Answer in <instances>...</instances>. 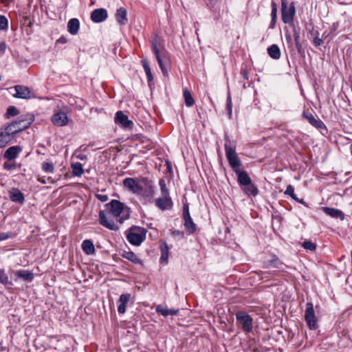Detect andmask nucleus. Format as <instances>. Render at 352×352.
Masks as SVG:
<instances>
[{"instance_id": "22", "label": "nucleus", "mask_w": 352, "mask_h": 352, "mask_svg": "<svg viewBox=\"0 0 352 352\" xmlns=\"http://www.w3.org/2000/svg\"><path fill=\"white\" fill-rule=\"evenodd\" d=\"M10 198L12 201L19 204H23L25 201L23 193L18 189H12L10 192Z\"/></svg>"}, {"instance_id": "37", "label": "nucleus", "mask_w": 352, "mask_h": 352, "mask_svg": "<svg viewBox=\"0 0 352 352\" xmlns=\"http://www.w3.org/2000/svg\"><path fill=\"white\" fill-rule=\"evenodd\" d=\"M159 185L160 186L162 196H170L168 190L166 187V182L164 179H161L160 180Z\"/></svg>"}, {"instance_id": "25", "label": "nucleus", "mask_w": 352, "mask_h": 352, "mask_svg": "<svg viewBox=\"0 0 352 352\" xmlns=\"http://www.w3.org/2000/svg\"><path fill=\"white\" fill-rule=\"evenodd\" d=\"M15 275L17 278L28 282H30L34 278V274L28 270H19L16 272Z\"/></svg>"}, {"instance_id": "54", "label": "nucleus", "mask_w": 352, "mask_h": 352, "mask_svg": "<svg viewBox=\"0 0 352 352\" xmlns=\"http://www.w3.org/2000/svg\"><path fill=\"white\" fill-rule=\"evenodd\" d=\"M271 6H272V10H278L277 4L274 1H272Z\"/></svg>"}, {"instance_id": "17", "label": "nucleus", "mask_w": 352, "mask_h": 352, "mask_svg": "<svg viewBox=\"0 0 352 352\" xmlns=\"http://www.w3.org/2000/svg\"><path fill=\"white\" fill-rule=\"evenodd\" d=\"M22 148L19 146L9 147L4 153L3 157L8 161L14 160L21 152Z\"/></svg>"}, {"instance_id": "16", "label": "nucleus", "mask_w": 352, "mask_h": 352, "mask_svg": "<svg viewBox=\"0 0 352 352\" xmlns=\"http://www.w3.org/2000/svg\"><path fill=\"white\" fill-rule=\"evenodd\" d=\"M107 12L104 8L96 9L91 14V19L95 23L102 22L107 18Z\"/></svg>"}, {"instance_id": "63", "label": "nucleus", "mask_w": 352, "mask_h": 352, "mask_svg": "<svg viewBox=\"0 0 352 352\" xmlns=\"http://www.w3.org/2000/svg\"><path fill=\"white\" fill-rule=\"evenodd\" d=\"M32 22H31V21H30V23H29V24L28 25V26L31 27V26H32Z\"/></svg>"}, {"instance_id": "5", "label": "nucleus", "mask_w": 352, "mask_h": 352, "mask_svg": "<svg viewBox=\"0 0 352 352\" xmlns=\"http://www.w3.org/2000/svg\"><path fill=\"white\" fill-rule=\"evenodd\" d=\"M296 14V8L294 2L287 7V0H281V18L285 23L292 24Z\"/></svg>"}, {"instance_id": "35", "label": "nucleus", "mask_w": 352, "mask_h": 352, "mask_svg": "<svg viewBox=\"0 0 352 352\" xmlns=\"http://www.w3.org/2000/svg\"><path fill=\"white\" fill-rule=\"evenodd\" d=\"M184 98L185 100V104L188 107H191L194 104L195 100L190 91L188 90L187 89H184Z\"/></svg>"}, {"instance_id": "34", "label": "nucleus", "mask_w": 352, "mask_h": 352, "mask_svg": "<svg viewBox=\"0 0 352 352\" xmlns=\"http://www.w3.org/2000/svg\"><path fill=\"white\" fill-rule=\"evenodd\" d=\"M72 168L73 175L74 176L80 177L84 173V170L82 168V165L80 162L73 163L72 164Z\"/></svg>"}, {"instance_id": "64", "label": "nucleus", "mask_w": 352, "mask_h": 352, "mask_svg": "<svg viewBox=\"0 0 352 352\" xmlns=\"http://www.w3.org/2000/svg\"><path fill=\"white\" fill-rule=\"evenodd\" d=\"M80 160L83 159V156L80 157Z\"/></svg>"}, {"instance_id": "56", "label": "nucleus", "mask_w": 352, "mask_h": 352, "mask_svg": "<svg viewBox=\"0 0 352 352\" xmlns=\"http://www.w3.org/2000/svg\"><path fill=\"white\" fill-rule=\"evenodd\" d=\"M293 199H294L295 201H298V198L296 197V195L294 193L293 195H291L290 196Z\"/></svg>"}, {"instance_id": "28", "label": "nucleus", "mask_w": 352, "mask_h": 352, "mask_svg": "<svg viewBox=\"0 0 352 352\" xmlns=\"http://www.w3.org/2000/svg\"><path fill=\"white\" fill-rule=\"evenodd\" d=\"M269 56L274 59H278L280 56V49L277 45H272L267 48Z\"/></svg>"}, {"instance_id": "40", "label": "nucleus", "mask_w": 352, "mask_h": 352, "mask_svg": "<svg viewBox=\"0 0 352 352\" xmlns=\"http://www.w3.org/2000/svg\"><path fill=\"white\" fill-rule=\"evenodd\" d=\"M42 168L45 173H53L54 171V164L50 162H44L42 164Z\"/></svg>"}, {"instance_id": "50", "label": "nucleus", "mask_w": 352, "mask_h": 352, "mask_svg": "<svg viewBox=\"0 0 352 352\" xmlns=\"http://www.w3.org/2000/svg\"><path fill=\"white\" fill-rule=\"evenodd\" d=\"M241 74L244 79H248V74L245 69H242Z\"/></svg>"}, {"instance_id": "36", "label": "nucleus", "mask_w": 352, "mask_h": 352, "mask_svg": "<svg viewBox=\"0 0 352 352\" xmlns=\"http://www.w3.org/2000/svg\"><path fill=\"white\" fill-rule=\"evenodd\" d=\"M294 38L296 47L298 53L301 54L302 52V45L300 43V34L296 31H294Z\"/></svg>"}, {"instance_id": "49", "label": "nucleus", "mask_w": 352, "mask_h": 352, "mask_svg": "<svg viewBox=\"0 0 352 352\" xmlns=\"http://www.w3.org/2000/svg\"><path fill=\"white\" fill-rule=\"evenodd\" d=\"M19 111H7V118L16 116Z\"/></svg>"}, {"instance_id": "32", "label": "nucleus", "mask_w": 352, "mask_h": 352, "mask_svg": "<svg viewBox=\"0 0 352 352\" xmlns=\"http://www.w3.org/2000/svg\"><path fill=\"white\" fill-rule=\"evenodd\" d=\"M122 256L134 263H141V260L132 252H124Z\"/></svg>"}, {"instance_id": "38", "label": "nucleus", "mask_w": 352, "mask_h": 352, "mask_svg": "<svg viewBox=\"0 0 352 352\" xmlns=\"http://www.w3.org/2000/svg\"><path fill=\"white\" fill-rule=\"evenodd\" d=\"M168 256V248L166 243L164 246H161V257L162 261H166Z\"/></svg>"}, {"instance_id": "13", "label": "nucleus", "mask_w": 352, "mask_h": 352, "mask_svg": "<svg viewBox=\"0 0 352 352\" xmlns=\"http://www.w3.org/2000/svg\"><path fill=\"white\" fill-rule=\"evenodd\" d=\"M302 116L314 127L320 131H327L326 126L322 121L318 118H316L310 112L303 111Z\"/></svg>"}, {"instance_id": "53", "label": "nucleus", "mask_w": 352, "mask_h": 352, "mask_svg": "<svg viewBox=\"0 0 352 352\" xmlns=\"http://www.w3.org/2000/svg\"><path fill=\"white\" fill-rule=\"evenodd\" d=\"M8 283V280L7 277H4L3 274H1V283L2 284H7Z\"/></svg>"}, {"instance_id": "23", "label": "nucleus", "mask_w": 352, "mask_h": 352, "mask_svg": "<svg viewBox=\"0 0 352 352\" xmlns=\"http://www.w3.org/2000/svg\"><path fill=\"white\" fill-rule=\"evenodd\" d=\"M116 17L118 23L121 25H125L127 22L126 10L124 8H120L117 10Z\"/></svg>"}, {"instance_id": "46", "label": "nucleus", "mask_w": 352, "mask_h": 352, "mask_svg": "<svg viewBox=\"0 0 352 352\" xmlns=\"http://www.w3.org/2000/svg\"><path fill=\"white\" fill-rule=\"evenodd\" d=\"M96 197L98 200H100V201L102 202H105L108 200V196L106 195H100V194H98L96 195Z\"/></svg>"}, {"instance_id": "61", "label": "nucleus", "mask_w": 352, "mask_h": 352, "mask_svg": "<svg viewBox=\"0 0 352 352\" xmlns=\"http://www.w3.org/2000/svg\"><path fill=\"white\" fill-rule=\"evenodd\" d=\"M231 108H232L231 104H228V105H227V109H228L227 110H231Z\"/></svg>"}, {"instance_id": "21", "label": "nucleus", "mask_w": 352, "mask_h": 352, "mask_svg": "<svg viewBox=\"0 0 352 352\" xmlns=\"http://www.w3.org/2000/svg\"><path fill=\"white\" fill-rule=\"evenodd\" d=\"M160 69L166 67L169 65V59L167 52L163 49L160 55L155 56Z\"/></svg>"}, {"instance_id": "60", "label": "nucleus", "mask_w": 352, "mask_h": 352, "mask_svg": "<svg viewBox=\"0 0 352 352\" xmlns=\"http://www.w3.org/2000/svg\"><path fill=\"white\" fill-rule=\"evenodd\" d=\"M298 202L300 203V204H305V202L302 200V199H298V201H297Z\"/></svg>"}, {"instance_id": "30", "label": "nucleus", "mask_w": 352, "mask_h": 352, "mask_svg": "<svg viewBox=\"0 0 352 352\" xmlns=\"http://www.w3.org/2000/svg\"><path fill=\"white\" fill-rule=\"evenodd\" d=\"M243 186V190L248 196H256L258 194V190L257 187L252 182H250V184Z\"/></svg>"}, {"instance_id": "24", "label": "nucleus", "mask_w": 352, "mask_h": 352, "mask_svg": "<svg viewBox=\"0 0 352 352\" xmlns=\"http://www.w3.org/2000/svg\"><path fill=\"white\" fill-rule=\"evenodd\" d=\"M80 27L79 21L77 19H72L69 21L67 24L68 32L75 35L78 33Z\"/></svg>"}, {"instance_id": "10", "label": "nucleus", "mask_w": 352, "mask_h": 352, "mask_svg": "<svg viewBox=\"0 0 352 352\" xmlns=\"http://www.w3.org/2000/svg\"><path fill=\"white\" fill-rule=\"evenodd\" d=\"M115 123L126 129H131L133 126V122L129 120L127 116L123 113V111H117L114 118Z\"/></svg>"}, {"instance_id": "8", "label": "nucleus", "mask_w": 352, "mask_h": 352, "mask_svg": "<svg viewBox=\"0 0 352 352\" xmlns=\"http://www.w3.org/2000/svg\"><path fill=\"white\" fill-rule=\"evenodd\" d=\"M19 132L21 131L19 127H17V124L14 122H12L5 129L4 132L1 131V144L3 142L7 144L11 140H12L14 134Z\"/></svg>"}, {"instance_id": "39", "label": "nucleus", "mask_w": 352, "mask_h": 352, "mask_svg": "<svg viewBox=\"0 0 352 352\" xmlns=\"http://www.w3.org/2000/svg\"><path fill=\"white\" fill-rule=\"evenodd\" d=\"M305 250L314 251L316 248V245L311 241H305L301 245Z\"/></svg>"}, {"instance_id": "44", "label": "nucleus", "mask_w": 352, "mask_h": 352, "mask_svg": "<svg viewBox=\"0 0 352 352\" xmlns=\"http://www.w3.org/2000/svg\"><path fill=\"white\" fill-rule=\"evenodd\" d=\"M15 236V234L12 232H7V233H1V241L2 240H6V239H10V238H12Z\"/></svg>"}, {"instance_id": "51", "label": "nucleus", "mask_w": 352, "mask_h": 352, "mask_svg": "<svg viewBox=\"0 0 352 352\" xmlns=\"http://www.w3.org/2000/svg\"><path fill=\"white\" fill-rule=\"evenodd\" d=\"M276 23V19H272L271 23H270V29H273L274 28V26H275Z\"/></svg>"}, {"instance_id": "31", "label": "nucleus", "mask_w": 352, "mask_h": 352, "mask_svg": "<svg viewBox=\"0 0 352 352\" xmlns=\"http://www.w3.org/2000/svg\"><path fill=\"white\" fill-rule=\"evenodd\" d=\"M184 226L190 234H192L196 231V225L193 222L191 217L184 219Z\"/></svg>"}, {"instance_id": "4", "label": "nucleus", "mask_w": 352, "mask_h": 352, "mask_svg": "<svg viewBox=\"0 0 352 352\" xmlns=\"http://www.w3.org/2000/svg\"><path fill=\"white\" fill-rule=\"evenodd\" d=\"M225 151L226 157L228 160L229 164L235 172L236 170L240 169L239 167L241 166V162L236 153L235 148L231 146V142L228 139V135H225Z\"/></svg>"}, {"instance_id": "15", "label": "nucleus", "mask_w": 352, "mask_h": 352, "mask_svg": "<svg viewBox=\"0 0 352 352\" xmlns=\"http://www.w3.org/2000/svg\"><path fill=\"white\" fill-rule=\"evenodd\" d=\"M155 205L161 210H165L170 209L173 206V202L170 196H162L156 199Z\"/></svg>"}, {"instance_id": "47", "label": "nucleus", "mask_w": 352, "mask_h": 352, "mask_svg": "<svg viewBox=\"0 0 352 352\" xmlns=\"http://www.w3.org/2000/svg\"><path fill=\"white\" fill-rule=\"evenodd\" d=\"M323 43V41L318 36H316L314 39V43L316 46H320Z\"/></svg>"}, {"instance_id": "55", "label": "nucleus", "mask_w": 352, "mask_h": 352, "mask_svg": "<svg viewBox=\"0 0 352 352\" xmlns=\"http://www.w3.org/2000/svg\"><path fill=\"white\" fill-rule=\"evenodd\" d=\"M164 76H168V68L167 67L161 69Z\"/></svg>"}, {"instance_id": "42", "label": "nucleus", "mask_w": 352, "mask_h": 352, "mask_svg": "<svg viewBox=\"0 0 352 352\" xmlns=\"http://www.w3.org/2000/svg\"><path fill=\"white\" fill-rule=\"evenodd\" d=\"M190 217L189 212V208L188 204H184L183 208V218L184 219L186 218Z\"/></svg>"}, {"instance_id": "20", "label": "nucleus", "mask_w": 352, "mask_h": 352, "mask_svg": "<svg viewBox=\"0 0 352 352\" xmlns=\"http://www.w3.org/2000/svg\"><path fill=\"white\" fill-rule=\"evenodd\" d=\"M131 295L129 294H122L118 300V311L120 314H124L126 311V305L129 301Z\"/></svg>"}, {"instance_id": "52", "label": "nucleus", "mask_w": 352, "mask_h": 352, "mask_svg": "<svg viewBox=\"0 0 352 352\" xmlns=\"http://www.w3.org/2000/svg\"><path fill=\"white\" fill-rule=\"evenodd\" d=\"M271 16H272V19H276V18H277V10H272Z\"/></svg>"}, {"instance_id": "57", "label": "nucleus", "mask_w": 352, "mask_h": 352, "mask_svg": "<svg viewBox=\"0 0 352 352\" xmlns=\"http://www.w3.org/2000/svg\"><path fill=\"white\" fill-rule=\"evenodd\" d=\"M1 52L3 51L6 49V44L4 43H1Z\"/></svg>"}, {"instance_id": "48", "label": "nucleus", "mask_w": 352, "mask_h": 352, "mask_svg": "<svg viewBox=\"0 0 352 352\" xmlns=\"http://www.w3.org/2000/svg\"><path fill=\"white\" fill-rule=\"evenodd\" d=\"M67 42V40L64 36H61L56 41L57 43H66Z\"/></svg>"}, {"instance_id": "59", "label": "nucleus", "mask_w": 352, "mask_h": 352, "mask_svg": "<svg viewBox=\"0 0 352 352\" xmlns=\"http://www.w3.org/2000/svg\"><path fill=\"white\" fill-rule=\"evenodd\" d=\"M7 110H10V111H12V110H16V108L14 107V106H10L8 108Z\"/></svg>"}, {"instance_id": "58", "label": "nucleus", "mask_w": 352, "mask_h": 352, "mask_svg": "<svg viewBox=\"0 0 352 352\" xmlns=\"http://www.w3.org/2000/svg\"><path fill=\"white\" fill-rule=\"evenodd\" d=\"M12 0H1V3H8V2H10Z\"/></svg>"}, {"instance_id": "2", "label": "nucleus", "mask_w": 352, "mask_h": 352, "mask_svg": "<svg viewBox=\"0 0 352 352\" xmlns=\"http://www.w3.org/2000/svg\"><path fill=\"white\" fill-rule=\"evenodd\" d=\"M104 207L109 213L114 217L118 218L117 223L120 224L123 223L125 220L130 217L131 212L130 208L118 200L113 199L109 203L106 204Z\"/></svg>"}, {"instance_id": "7", "label": "nucleus", "mask_w": 352, "mask_h": 352, "mask_svg": "<svg viewBox=\"0 0 352 352\" xmlns=\"http://www.w3.org/2000/svg\"><path fill=\"white\" fill-rule=\"evenodd\" d=\"M305 320L310 329H316L317 328V320L315 316L314 305L311 302L306 304Z\"/></svg>"}, {"instance_id": "3", "label": "nucleus", "mask_w": 352, "mask_h": 352, "mask_svg": "<svg viewBox=\"0 0 352 352\" xmlns=\"http://www.w3.org/2000/svg\"><path fill=\"white\" fill-rule=\"evenodd\" d=\"M146 232L142 227L133 226L126 230L125 234L131 244L138 246L145 240Z\"/></svg>"}, {"instance_id": "27", "label": "nucleus", "mask_w": 352, "mask_h": 352, "mask_svg": "<svg viewBox=\"0 0 352 352\" xmlns=\"http://www.w3.org/2000/svg\"><path fill=\"white\" fill-rule=\"evenodd\" d=\"M82 249L88 255L93 254L95 252V248L91 240H85L82 243Z\"/></svg>"}, {"instance_id": "45", "label": "nucleus", "mask_w": 352, "mask_h": 352, "mask_svg": "<svg viewBox=\"0 0 352 352\" xmlns=\"http://www.w3.org/2000/svg\"><path fill=\"white\" fill-rule=\"evenodd\" d=\"M294 192V188L292 185H288L285 193L286 195L291 196V195H293Z\"/></svg>"}, {"instance_id": "12", "label": "nucleus", "mask_w": 352, "mask_h": 352, "mask_svg": "<svg viewBox=\"0 0 352 352\" xmlns=\"http://www.w3.org/2000/svg\"><path fill=\"white\" fill-rule=\"evenodd\" d=\"M34 120V115L32 113H26L21 116L17 120L14 121L17 124V127L22 131L28 128Z\"/></svg>"}, {"instance_id": "26", "label": "nucleus", "mask_w": 352, "mask_h": 352, "mask_svg": "<svg viewBox=\"0 0 352 352\" xmlns=\"http://www.w3.org/2000/svg\"><path fill=\"white\" fill-rule=\"evenodd\" d=\"M156 312L164 316H167L169 315H177L179 312V310L175 309H168L164 307L162 305H158L156 307Z\"/></svg>"}, {"instance_id": "29", "label": "nucleus", "mask_w": 352, "mask_h": 352, "mask_svg": "<svg viewBox=\"0 0 352 352\" xmlns=\"http://www.w3.org/2000/svg\"><path fill=\"white\" fill-rule=\"evenodd\" d=\"M161 44V38L155 35L152 40L151 47L155 56L160 55L162 52L160 51L159 47Z\"/></svg>"}, {"instance_id": "1", "label": "nucleus", "mask_w": 352, "mask_h": 352, "mask_svg": "<svg viewBox=\"0 0 352 352\" xmlns=\"http://www.w3.org/2000/svg\"><path fill=\"white\" fill-rule=\"evenodd\" d=\"M123 186L131 192L151 199L155 194L152 182L146 177H128L123 180Z\"/></svg>"}, {"instance_id": "14", "label": "nucleus", "mask_w": 352, "mask_h": 352, "mask_svg": "<svg viewBox=\"0 0 352 352\" xmlns=\"http://www.w3.org/2000/svg\"><path fill=\"white\" fill-rule=\"evenodd\" d=\"M52 121L55 125L62 126L68 123L69 119L65 111H56L52 117Z\"/></svg>"}, {"instance_id": "19", "label": "nucleus", "mask_w": 352, "mask_h": 352, "mask_svg": "<svg viewBox=\"0 0 352 352\" xmlns=\"http://www.w3.org/2000/svg\"><path fill=\"white\" fill-rule=\"evenodd\" d=\"M323 212L327 215L343 220L344 219V214L340 210L329 207H323L322 208Z\"/></svg>"}, {"instance_id": "41", "label": "nucleus", "mask_w": 352, "mask_h": 352, "mask_svg": "<svg viewBox=\"0 0 352 352\" xmlns=\"http://www.w3.org/2000/svg\"><path fill=\"white\" fill-rule=\"evenodd\" d=\"M16 168V164L14 161H6L3 164V168L8 170H13Z\"/></svg>"}, {"instance_id": "18", "label": "nucleus", "mask_w": 352, "mask_h": 352, "mask_svg": "<svg viewBox=\"0 0 352 352\" xmlns=\"http://www.w3.org/2000/svg\"><path fill=\"white\" fill-rule=\"evenodd\" d=\"M235 173L237 175V182L240 186H247L252 182L251 178L245 170H236Z\"/></svg>"}, {"instance_id": "11", "label": "nucleus", "mask_w": 352, "mask_h": 352, "mask_svg": "<svg viewBox=\"0 0 352 352\" xmlns=\"http://www.w3.org/2000/svg\"><path fill=\"white\" fill-rule=\"evenodd\" d=\"M10 93L16 98L23 99L29 98L31 97L32 95L31 91L27 87L16 85L14 87L10 88Z\"/></svg>"}, {"instance_id": "62", "label": "nucleus", "mask_w": 352, "mask_h": 352, "mask_svg": "<svg viewBox=\"0 0 352 352\" xmlns=\"http://www.w3.org/2000/svg\"><path fill=\"white\" fill-rule=\"evenodd\" d=\"M228 116H229V118H231V116H232V111H228Z\"/></svg>"}, {"instance_id": "9", "label": "nucleus", "mask_w": 352, "mask_h": 352, "mask_svg": "<svg viewBox=\"0 0 352 352\" xmlns=\"http://www.w3.org/2000/svg\"><path fill=\"white\" fill-rule=\"evenodd\" d=\"M99 222L102 226L111 230L117 231L119 230L118 223H115L109 217H108L104 210H101L99 212Z\"/></svg>"}, {"instance_id": "6", "label": "nucleus", "mask_w": 352, "mask_h": 352, "mask_svg": "<svg viewBox=\"0 0 352 352\" xmlns=\"http://www.w3.org/2000/svg\"><path fill=\"white\" fill-rule=\"evenodd\" d=\"M236 319L244 331H252L253 328L252 318L249 314L243 311H239L236 314Z\"/></svg>"}, {"instance_id": "43", "label": "nucleus", "mask_w": 352, "mask_h": 352, "mask_svg": "<svg viewBox=\"0 0 352 352\" xmlns=\"http://www.w3.org/2000/svg\"><path fill=\"white\" fill-rule=\"evenodd\" d=\"M8 27V19L1 15V30H7Z\"/></svg>"}, {"instance_id": "33", "label": "nucleus", "mask_w": 352, "mask_h": 352, "mask_svg": "<svg viewBox=\"0 0 352 352\" xmlns=\"http://www.w3.org/2000/svg\"><path fill=\"white\" fill-rule=\"evenodd\" d=\"M141 63L144 67V72L146 74L148 81V82L153 81V76L152 75L151 70V68H150V66L148 65L147 60L144 58L141 60Z\"/></svg>"}]
</instances>
